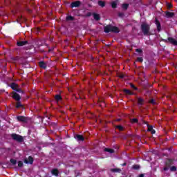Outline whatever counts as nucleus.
<instances>
[{
    "instance_id": "nucleus-1",
    "label": "nucleus",
    "mask_w": 177,
    "mask_h": 177,
    "mask_svg": "<svg viewBox=\"0 0 177 177\" xmlns=\"http://www.w3.org/2000/svg\"><path fill=\"white\" fill-rule=\"evenodd\" d=\"M104 32H105L106 34H109V32L118 34V32H120V28L117 26H113V25L109 24L104 27Z\"/></svg>"
},
{
    "instance_id": "nucleus-2",
    "label": "nucleus",
    "mask_w": 177,
    "mask_h": 177,
    "mask_svg": "<svg viewBox=\"0 0 177 177\" xmlns=\"http://www.w3.org/2000/svg\"><path fill=\"white\" fill-rule=\"evenodd\" d=\"M141 31L144 35H151V33H150V26L147 24L144 23L141 25Z\"/></svg>"
},
{
    "instance_id": "nucleus-3",
    "label": "nucleus",
    "mask_w": 177,
    "mask_h": 177,
    "mask_svg": "<svg viewBox=\"0 0 177 177\" xmlns=\"http://www.w3.org/2000/svg\"><path fill=\"white\" fill-rule=\"evenodd\" d=\"M11 138L12 140H15L18 143H23L24 142V138L22 136L17 133H12Z\"/></svg>"
},
{
    "instance_id": "nucleus-4",
    "label": "nucleus",
    "mask_w": 177,
    "mask_h": 177,
    "mask_svg": "<svg viewBox=\"0 0 177 177\" xmlns=\"http://www.w3.org/2000/svg\"><path fill=\"white\" fill-rule=\"evenodd\" d=\"M17 120L18 122H23L24 124H27L28 122V118L23 115L17 116Z\"/></svg>"
},
{
    "instance_id": "nucleus-5",
    "label": "nucleus",
    "mask_w": 177,
    "mask_h": 177,
    "mask_svg": "<svg viewBox=\"0 0 177 177\" xmlns=\"http://www.w3.org/2000/svg\"><path fill=\"white\" fill-rule=\"evenodd\" d=\"M24 162L25 164H30V165H32V164H34V158L32 156H28V159L25 158L24 160Z\"/></svg>"
},
{
    "instance_id": "nucleus-6",
    "label": "nucleus",
    "mask_w": 177,
    "mask_h": 177,
    "mask_svg": "<svg viewBox=\"0 0 177 177\" xmlns=\"http://www.w3.org/2000/svg\"><path fill=\"white\" fill-rule=\"evenodd\" d=\"M81 6V1H75L71 3V8H80Z\"/></svg>"
},
{
    "instance_id": "nucleus-7",
    "label": "nucleus",
    "mask_w": 177,
    "mask_h": 177,
    "mask_svg": "<svg viewBox=\"0 0 177 177\" xmlns=\"http://www.w3.org/2000/svg\"><path fill=\"white\" fill-rule=\"evenodd\" d=\"M166 42H169V44H171V45H174V46H177V41L173 37H168L167 40H166Z\"/></svg>"
},
{
    "instance_id": "nucleus-8",
    "label": "nucleus",
    "mask_w": 177,
    "mask_h": 177,
    "mask_svg": "<svg viewBox=\"0 0 177 177\" xmlns=\"http://www.w3.org/2000/svg\"><path fill=\"white\" fill-rule=\"evenodd\" d=\"M75 139H76L77 142H84V140H85V138L81 134L75 135Z\"/></svg>"
},
{
    "instance_id": "nucleus-9",
    "label": "nucleus",
    "mask_w": 177,
    "mask_h": 177,
    "mask_svg": "<svg viewBox=\"0 0 177 177\" xmlns=\"http://www.w3.org/2000/svg\"><path fill=\"white\" fill-rule=\"evenodd\" d=\"M12 98H14L15 100H16L17 102H20L21 97L20 96V95H19V93H17L16 92H13L12 93Z\"/></svg>"
},
{
    "instance_id": "nucleus-10",
    "label": "nucleus",
    "mask_w": 177,
    "mask_h": 177,
    "mask_svg": "<svg viewBox=\"0 0 177 177\" xmlns=\"http://www.w3.org/2000/svg\"><path fill=\"white\" fill-rule=\"evenodd\" d=\"M155 24L156 25L158 32H160L161 31V23L157 18L155 19Z\"/></svg>"
},
{
    "instance_id": "nucleus-11",
    "label": "nucleus",
    "mask_w": 177,
    "mask_h": 177,
    "mask_svg": "<svg viewBox=\"0 0 177 177\" xmlns=\"http://www.w3.org/2000/svg\"><path fill=\"white\" fill-rule=\"evenodd\" d=\"M18 46H24V45H28V41H19L17 42Z\"/></svg>"
},
{
    "instance_id": "nucleus-12",
    "label": "nucleus",
    "mask_w": 177,
    "mask_h": 177,
    "mask_svg": "<svg viewBox=\"0 0 177 177\" xmlns=\"http://www.w3.org/2000/svg\"><path fill=\"white\" fill-rule=\"evenodd\" d=\"M39 66L40 67V68H44V70H46V68L48 67L46 63H45V62L44 61L39 62Z\"/></svg>"
},
{
    "instance_id": "nucleus-13",
    "label": "nucleus",
    "mask_w": 177,
    "mask_h": 177,
    "mask_svg": "<svg viewBox=\"0 0 177 177\" xmlns=\"http://www.w3.org/2000/svg\"><path fill=\"white\" fill-rule=\"evenodd\" d=\"M124 93H125V95H129V96H132L133 95H135V93L132 91H131L129 89L124 88L123 90Z\"/></svg>"
},
{
    "instance_id": "nucleus-14",
    "label": "nucleus",
    "mask_w": 177,
    "mask_h": 177,
    "mask_svg": "<svg viewBox=\"0 0 177 177\" xmlns=\"http://www.w3.org/2000/svg\"><path fill=\"white\" fill-rule=\"evenodd\" d=\"M110 171L113 172V174H121V169L120 168L111 169Z\"/></svg>"
},
{
    "instance_id": "nucleus-15",
    "label": "nucleus",
    "mask_w": 177,
    "mask_h": 177,
    "mask_svg": "<svg viewBox=\"0 0 177 177\" xmlns=\"http://www.w3.org/2000/svg\"><path fill=\"white\" fill-rule=\"evenodd\" d=\"M66 21H74L75 20V18L71 15H68L66 17Z\"/></svg>"
},
{
    "instance_id": "nucleus-16",
    "label": "nucleus",
    "mask_w": 177,
    "mask_h": 177,
    "mask_svg": "<svg viewBox=\"0 0 177 177\" xmlns=\"http://www.w3.org/2000/svg\"><path fill=\"white\" fill-rule=\"evenodd\" d=\"M52 175H54V176H59V170L57 169H53L51 171Z\"/></svg>"
},
{
    "instance_id": "nucleus-17",
    "label": "nucleus",
    "mask_w": 177,
    "mask_h": 177,
    "mask_svg": "<svg viewBox=\"0 0 177 177\" xmlns=\"http://www.w3.org/2000/svg\"><path fill=\"white\" fill-rule=\"evenodd\" d=\"M93 16L96 21H99V20H100V15L99 14L93 13Z\"/></svg>"
},
{
    "instance_id": "nucleus-18",
    "label": "nucleus",
    "mask_w": 177,
    "mask_h": 177,
    "mask_svg": "<svg viewBox=\"0 0 177 177\" xmlns=\"http://www.w3.org/2000/svg\"><path fill=\"white\" fill-rule=\"evenodd\" d=\"M19 86V85H17V84L12 82L10 84V88L12 89H13V91H16L17 88Z\"/></svg>"
},
{
    "instance_id": "nucleus-19",
    "label": "nucleus",
    "mask_w": 177,
    "mask_h": 177,
    "mask_svg": "<svg viewBox=\"0 0 177 177\" xmlns=\"http://www.w3.org/2000/svg\"><path fill=\"white\" fill-rule=\"evenodd\" d=\"M145 103V100L142 97L138 98V106H142Z\"/></svg>"
},
{
    "instance_id": "nucleus-20",
    "label": "nucleus",
    "mask_w": 177,
    "mask_h": 177,
    "mask_svg": "<svg viewBox=\"0 0 177 177\" xmlns=\"http://www.w3.org/2000/svg\"><path fill=\"white\" fill-rule=\"evenodd\" d=\"M55 99L56 102H60V100H62L63 98L62 97V95H60V94H57L55 96Z\"/></svg>"
},
{
    "instance_id": "nucleus-21",
    "label": "nucleus",
    "mask_w": 177,
    "mask_h": 177,
    "mask_svg": "<svg viewBox=\"0 0 177 177\" xmlns=\"http://www.w3.org/2000/svg\"><path fill=\"white\" fill-rule=\"evenodd\" d=\"M166 16L167 17H173L175 16V13L167 11L166 12Z\"/></svg>"
},
{
    "instance_id": "nucleus-22",
    "label": "nucleus",
    "mask_w": 177,
    "mask_h": 177,
    "mask_svg": "<svg viewBox=\"0 0 177 177\" xmlns=\"http://www.w3.org/2000/svg\"><path fill=\"white\" fill-rule=\"evenodd\" d=\"M98 5L99 6H101V8H104L106 6V2L103 1H98Z\"/></svg>"
},
{
    "instance_id": "nucleus-23",
    "label": "nucleus",
    "mask_w": 177,
    "mask_h": 177,
    "mask_svg": "<svg viewBox=\"0 0 177 177\" xmlns=\"http://www.w3.org/2000/svg\"><path fill=\"white\" fill-rule=\"evenodd\" d=\"M104 151H106L107 153H110L111 154H113L114 153V149H110V148H105Z\"/></svg>"
},
{
    "instance_id": "nucleus-24",
    "label": "nucleus",
    "mask_w": 177,
    "mask_h": 177,
    "mask_svg": "<svg viewBox=\"0 0 177 177\" xmlns=\"http://www.w3.org/2000/svg\"><path fill=\"white\" fill-rule=\"evenodd\" d=\"M111 8H113V9H116V8H117V1H112L111 2Z\"/></svg>"
},
{
    "instance_id": "nucleus-25",
    "label": "nucleus",
    "mask_w": 177,
    "mask_h": 177,
    "mask_svg": "<svg viewBox=\"0 0 177 177\" xmlns=\"http://www.w3.org/2000/svg\"><path fill=\"white\" fill-rule=\"evenodd\" d=\"M136 52H137V53H140V56H143V50L141 48L136 49Z\"/></svg>"
},
{
    "instance_id": "nucleus-26",
    "label": "nucleus",
    "mask_w": 177,
    "mask_h": 177,
    "mask_svg": "<svg viewBox=\"0 0 177 177\" xmlns=\"http://www.w3.org/2000/svg\"><path fill=\"white\" fill-rule=\"evenodd\" d=\"M129 85H130L131 88L132 89H133V91H139V88H138V87H136V86H135V84L130 83Z\"/></svg>"
},
{
    "instance_id": "nucleus-27",
    "label": "nucleus",
    "mask_w": 177,
    "mask_h": 177,
    "mask_svg": "<svg viewBox=\"0 0 177 177\" xmlns=\"http://www.w3.org/2000/svg\"><path fill=\"white\" fill-rule=\"evenodd\" d=\"M132 169H135L136 171H138V169H140V165H134L132 166Z\"/></svg>"
},
{
    "instance_id": "nucleus-28",
    "label": "nucleus",
    "mask_w": 177,
    "mask_h": 177,
    "mask_svg": "<svg viewBox=\"0 0 177 177\" xmlns=\"http://www.w3.org/2000/svg\"><path fill=\"white\" fill-rule=\"evenodd\" d=\"M122 9H124V10H127L128 8H129V4L128 3H124L122 5Z\"/></svg>"
},
{
    "instance_id": "nucleus-29",
    "label": "nucleus",
    "mask_w": 177,
    "mask_h": 177,
    "mask_svg": "<svg viewBox=\"0 0 177 177\" xmlns=\"http://www.w3.org/2000/svg\"><path fill=\"white\" fill-rule=\"evenodd\" d=\"M10 162H11L12 165H16V164H17V160L16 159L11 158L10 160Z\"/></svg>"
},
{
    "instance_id": "nucleus-30",
    "label": "nucleus",
    "mask_w": 177,
    "mask_h": 177,
    "mask_svg": "<svg viewBox=\"0 0 177 177\" xmlns=\"http://www.w3.org/2000/svg\"><path fill=\"white\" fill-rule=\"evenodd\" d=\"M20 107H23V104H21V102H20V101H17L16 108L20 109Z\"/></svg>"
},
{
    "instance_id": "nucleus-31",
    "label": "nucleus",
    "mask_w": 177,
    "mask_h": 177,
    "mask_svg": "<svg viewBox=\"0 0 177 177\" xmlns=\"http://www.w3.org/2000/svg\"><path fill=\"white\" fill-rule=\"evenodd\" d=\"M131 124H138L139 122V120L137 118H133L131 120Z\"/></svg>"
},
{
    "instance_id": "nucleus-32",
    "label": "nucleus",
    "mask_w": 177,
    "mask_h": 177,
    "mask_svg": "<svg viewBox=\"0 0 177 177\" xmlns=\"http://www.w3.org/2000/svg\"><path fill=\"white\" fill-rule=\"evenodd\" d=\"M19 59H20V57H12L11 58V60L12 62H14V63H15V62H18V60H19Z\"/></svg>"
},
{
    "instance_id": "nucleus-33",
    "label": "nucleus",
    "mask_w": 177,
    "mask_h": 177,
    "mask_svg": "<svg viewBox=\"0 0 177 177\" xmlns=\"http://www.w3.org/2000/svg\"><path fill=\"white\" fill-rule=\"evenodd\" d=\"M16 92H18L19 93H24V91L19 88V86L17 87V89H15Z\"/></svg>"
},
{
    "instance_id": "nucleus-34",
    "label": "nucleus",
    "mask_w": 177,
    "mask_h": 177,
    "mask_svg": "<svg viewBox=\"0 0 177 177\" xmlns=\"http://www.w3.org/2000/svg\"><path fill=\"white\" fill-rule=\"evenodd\" d=\"M142 124H147V128H151V129H153V126H151V125L147 124V122L143 120V121H142Z\"/></svg>"
},
{
    "instance_id": "nucleus-35",
    "label": "nucleus",
    "mask_w": 177,
    "mask_h": 177,
    "mask_svg": "<svg viewBox=\"0 0 177 177\" xmlns=\"http://www.w3.org/2000/svg\"><path fill=\"white\" fill-rule=\"evenodd\" d=\"M136 62H138L140 63H143V57H137Z\"/></svg>"
},
{
    "instance_id": "nucleus-36",
    "label": "nucleus",
    "mask_w": 177,
    "mask_h": 177,
    "mask_svg": "<svg viewBox=\"0 0 177 177\" xmlns=\"http://www.w3.org/2000/svg\"><path fill=\"white\" fill-rule=\"evenodd\" d=\"M115 128L119 129V131H124V127H122V125L115 126Z\"/></svg>"
},
{
    "instance_id": "nucleus-37",
    "label": "nucleus",
    "mask_w": 177,
    "mask_h": 177,
    "mask_svg": "<svg viewBox=\"0 0 177 177\" xmlns=\"http://www.w3.org/2000/svg\"><path fill=\"white\" fill-rule=\"evenodd\" d=\"M23 165H24L23 161H21V160L18 161V167L19 168H21V167H23Z\"/></svg>"
},
{
    "instance_id": "nucleus-38",
    "label": "nucleus",
    "mask_w": 177,
    "mask_h": 177,
    "mask_svg": "<svg viewBox=\"0 0 177 177\" xmlns=\"http://www.w3.org/2000/svg\"><path fill=\"white\" fill-rule=\"evenodd\" d=\"M170 171H171V172H176V167L172 166V167L170 168Z\"/></svg>"
},
{
    "instance_id": "nucleus-39",
    "label": "nucleus",
    "mask_w": 177,
    "mask_h": 177,
    "mask_svg": "<svg viewBox=\"0 0 177 177\" xmlns=\"http://www.w3.org/2000/svg\"><path fill=\"white\" fill-rule=\"evenodd\" d=\"M149 103L151 104H156V100H154V99L151 98L150 100H149Z\"/></svg>"
},
{
    "instance_id": "nucleus-40",
    "label": "nucleus",
    "mask_w": 177,
    "mask_h": 177,
    "mask_svg": "<svg viewBox=\"0 0 177 177\" xmlns=\"http://www.w3.org/2000/svg\"><path fill=\"white\" fill-rule=\"evenodd\" d=\"M119 78H121L122 80L125 78V75L121 73L120 75H118Z\"/></svg>"
},
{
    "instance_id": "nucleus-41",
    "label": "nucleus",
    "mask_w": 177,
    "mask_h": 177,
    "mask_svg": "<svg viewBox=\"0 0 177 177\" xmlns=\"http://www.w3.org/2000/svg\"><path fill=\"white\" fill-rule=\"evenodd\" d=\"M86 17H91V16H92V12H88L86 14Z\"/></svg>"
},
{
    "instance_id": "nucleus-42",
    "label": "nucleus",
    "mask_w": 177,
    "mask_h": 177,
    "mask_svg": "<svg viewBox=\"0 0 177 177\" xmlns=\"http://www.w3.org/2000/svg\"><path fill=\"white\" fill-rule=\"evenodd\" d=\"M169 169V167H165L163 168V171H168Z\"/></svg>"
},
{
    "instance_id": "nucleus-43",
    "label": "nucleus",
    "mask_w": 177,
    "mask_h": 177,
    "mask_svg": "<svg viewBox=\"0 0 177 177\" xmlns=\"http://www.w3.org/2000/svg\"><path fill=\"white\" fill-rule=\"evenodd\" d=\"M26 10H27L28 13H31V12H32V11L30 9H29V8H27Z\"/></svg>"
},
{
    "instance_id": "nucleus-44",
    "label": "nucleus",
    "mask_w": 177,
    "mask_h": 177,
    "mask_svg": "<svg viewBox=\"0 0 177 177\" xmlns=\"http://www.w3.org/2000/svg\"><path fill=\"white\" fill-rule=\"evenodd\" d=\"M138 177H145V174H140V175L138 176Z\"/></svg>"
},
{
    "instance_id": "nucleus-45",
    "label": "nucleus",
    "mask_w": 177,
    "mask_h": 177,
    "mask_svg": "<svg viewBox=\"0 0 177 177\" xmlns=\"http://www.w3.org/2000/svg\"><path fill=\"white\" fill-rule=\"evenodd\" d=\"M168 8H169V9H171V8H172V4L169 3V4H168Z\"/></svg>"
},
{
    "instance_id": "nucleus-46",
    "label": "nucleus",
    "mask_w": 177,
    "mask_h": 177,
    "mask_svg": "<svg viewBox=\"0 0 177 177\" xmlns=\"http://www.w3.org/2000/svg\"><path fill=\"white\" fill-rule=\"evenodd\" d=\"M53 49H55V47H52L51 48H49V52H52V50H53Z\"/></svg>"
},
{
    "instance_id": "nucleus-47",
    "label": "nucleus",
    "mask_w": 177,
    "mask_h": 177,
    "mask_svg": "<svg viewBox=\"0 0 177 177\" xmlns=\"http://www.w3.org/2000/svg\"><path fill=\"white\" fill-rule=\"evenodd\" d=\"M122 167H125L126 165H127V162H124V163H123V164H121L120 165Z\"/></svg>"
},
{
    "instance_id": "nucleus-48",
    "label": "nucleus",
    "mask_w": 177,
    "mask_h": 177,
    "mask_svg": "<svg viewBox=\"0 0 177 177\" xmlns=\"http://www.w3.org/2000/svg\"><path fill=\"white\" fill-rule=\"evenodd\" d=\"M21 19H23V16L20 15V16L19 17V20H21Z\"/></svg>"
},
{
    "instance_id": "nucleus-49",
    "label": "nucleus",
    "mask_w": 177,
    "mask_h": 177,
    "mask_svg": "<svg viewBox=\"0 0 177 177\" xmlns=\"http://www.w3.org/2000/svg\"><path fill=\"white\" fill-rule=\"evenodd\" d=\"M151 133H156V130H152Z\"/></svg>"
},
{
    "instance_id": "nucleus-50",
    "label": "nucleus",
    "mask_w": 177,
    "mask_h": 177,
    "mask_svg": "<svg viewBox=\"0 0 177 177\" xmlns=\"http://www.w3.org/2000/svg\"><path fill=\"white\" fill-rule=\"evenodd\" d=\"M169 162H172V160L171 159H169Z\"/></svg>"
},
{
    "instance_id": "nucleus-51",
    "label": "nucleus",
    "mask_w": 177,
    "mask_h": 177,
    "mask_svg": "<svg viewBox=\"0 0 177 177\" xmlns=\"http://www.w3.org/2000/svg\"><path fill=\"white\" fill-rule=\"evenodd\" d=\"M118 121H120V119H118Z\"/></svg>"
}]
</instances>
